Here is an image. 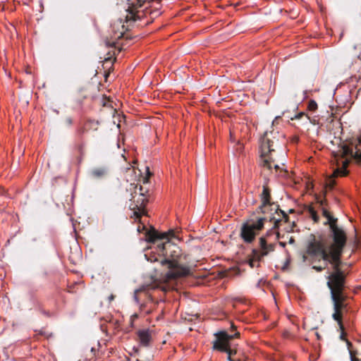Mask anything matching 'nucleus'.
Wrapping results in <instances>:
<instances>
[{
	"mask_svg": "<svg viewBox=\"0 0 361 361\" xmlns=\"http://www.w3.org/2000/svg\"><path fill=\"white\" fill-rule=\"evenodd\" d=\"M344 242L333 243L326 249V240L321 236L310 235L305 245V254L302 256L305 262L308 257L314 259H323L331 264L335 269L334 273L329 276L327 284L331 290V293H340L343 290L344 277L338 270L341 264V256L345 245Z\"/></svg>",
	"mask_w": 361,
	"mask_h": 361,
	"instance_id": "f257e3e1",
	"label": "nucleus"
},
{
	"mask_svg": "<svg viewBox=\"0 0 361 361\" xmlns=\"http://www.w3.org/2000/svg\"><path fill=\"white\" fill-rule=\"evenodd\" d=\"M159 252L166 258L161 262L162 266L168 269L166 273L167 279H175L185 277L192 274L195 265H183L181 250L178 246L169 240L158 245Z\"/></svg>",
	"mask_w": 361,
	"mask_h": 361,
	"instance_id": "f03ea898",
	"label": "nucleus"
},
{
	"mask_svg": "<svg viewBox=\"0 0 361 361\" xmlns=\"http://www.w3.org/2000/svg\"><path fill=\"white\" fill-rule=\"evenodd\" d=\"M276 137L272 132H266L260 141L259 164L267 169L274 167L276 170L284 171L285 153L279 156L273 148Z\"/></svg>",
	"mask_w": 361,
	"mask_h": 361,
	"instance_id": "7ed1b4c3",
	"label": "nucleus"
},
{
	"mask_svg": "<svg viewBox=\"0 0 361 361\" xmlns=\"http://www.w3.org/2000/svg\"><path fill=\"white\" fill-rule=\"evenodd\" d=\"M334 156L337 157H346V159L343 161L342 167L336 169L333 174L328 178L326 181V187L332 188L334 185L333 178L338 176H343L347 174L346 167L349 163L348 157L353 158L356 161H361V137L358 140V143L355 146H348L345 144L339 147L336 151H333Z\"/></svg>",
	"mask_w": 361,
	"mask_h": 361,
	"instance_id": "20e7f679",
	"label": "nucleus"
},
{
	"mask_svg": "<svg viewBox=\"0 0 361 361\" xmlns=\"http://www.w3.org/2000/svg\"><path fill=\"white\" fill-rule=\"evenodd\" d=\"M216 340L213 342L214 349L228 354V360L229 361H235L232 359V356L236 354V350L232 349L230 346V341L234 338H238L240 333L236 331L233 335H229L226 331H220L215 334Z\"/></svg>",
	"mask_w": 361,
	"mask_h": 361,
	"instance_id": "39448f33",
	"label": "nucleus"
},
{
	"mask_svg": "<svg viewBox=\"0 0 361 361\" xmlns=\"http://www.w3.org/2000/svg\"><path fill=\"white\" fill-rule=\"evenodd\" d=\"M333 305L332 319L335 322L343 320L344 315L346 314L350 309L348 298L345 295H331Z\"/></svg>",
	"mask_w": 361,
	"mask_h": 361,
	"instance_id": "423d86ee",
	"label": "nucleus"
},
{
	"mask_svg": "<svg viewBox=\"0 0 361 361\" xmlns=\"http://www.w3.org/2000/svg\"><path fill=\"white\" fill-rule=\"evenodd\" d=\"M265 218H258L257 220L249 219L245 222L240 231V236L246 243H251L255 239L256 235L264 226Z\"/></svg>",
	"mask_w": 361,
	"mask_h": 361,
	"instance_id": "0eeeda50",
	"label": "nucleus"
},
{
	"mask_svg": "<svg viewBox=\"0 0 361 361\" xmlns=\"http://www.w3.org/2000/svg\"><path fill=\"white\" fill-rule=\"evenodd\" d=\"M317 202L319 203L321 207H323L324 204V200H317ZM322 214L323 216L326 219V221L324 224H329L331 232L333 233V240H335L336 243L338 244L339 243L344 242V240H346V235L345 231L337 226L336 221L337 219L334 218L327 209L322 207Z\"/></svg>",
	"mask_w": 361,
	"mask_h": 361,
	"instance_id": "6e6552de",
	"label": "nucleus"
},
{
	"mask_svg": "<svg viewBox=\"0 0 361 361\" xmlns=\"http://www.w3.org/2000/svg\"><path fill=\"white\" fill-rule=\"evenodd\" d=\"M317 202L319 203L321 207H323L324 204V200H317ZM322 214L323 216L326 219V221L324 224H329L331 232L333 233V240H335L336 243L338 244L339 243L344 242V240H346V235L345 231L337 226L336 221L337 219L334 218L327 209L322 207Z\"/></svg>",
	"mask_w": 361,
	"mask_h": 361,
	"instance_id": "1a4fd4ad",
	"label": "nucleus"
},
{
	"mask_svg": "<svg viewBox=\"0 0 361 361\" xmlns=\"http://www.w3.org/2000/svg\"><path fill=\"white\" fill-rule=\"evenodd\" d=\"M278 238V233L276 231H270L267 236L259 238L260 250L258 251L259 256L263 257L267 255L274 250V240Z\"/></svg>",
	"mask_w": 361,
	"mask_h": 361,
	"instance_id": "9d476101",
	"label": "nucleus"
},
{
	"mask_svg": "<svg viewBox=\"0 0 361 361\" xmlns=\"http://www.w3.org/2000/svg\"><path fill=\"white\" fill-rule=\"evenodd\" d=\"M132 198L136 202L135 207L134 208V215L137 218L140 217L145 214V206L147 201L142 187H140L139 191L135 190Z\"/></svg>",
	"mask_w": 361,
	"mask_h": 361,
	"instance_id": "9b49d317",
	"label": "nucleus"
},
{
	"mask_svg": "<svg viewBox=\"0 0 361 361\" xmlns=\"http://www.w3.org/2000/svg\"><path fill=\"white\" fill-rule=\"evenodd\" d=\"M144 173V175H141L140 169H135V168L128 169L126 171L127 181H135L140 180L143 183H148V179L151 176L149 168L148 166L145 167Z\"/></svg>",
	"mask_w": 361,
	"mask_h": 361,
	"instance_id": "f8f14e48",
	"label": "nucleus"
},
{
	"mask_svg": "<svg viewBox=\"0 0 361 361\" xmlns=\"http://www.w3.org/2000/svg\"><path fill=\"white\" fill-rule=\"evenodd\" d=\"M174 235V233L172 230L167 232L159 233L155 230H152L147 232V241L154 242L157 239H167Z\"/></svg>",
	"mask_w": 361,
	"mask_h": 361,
	"instance_id": "ddd939ff",
	"label": "nucleus"
},
{
	"mask_svg": "<svg viewBox=\"0 0 361 361\" xmlns=\"http://www.w3.org/2000/svg\"><path fill=\"white\" fill-rule=\"evenodd\" d=\"M146 298V300L140 305V309L147 313H150L154 308L156 303L154 302L152 295H143Z\"/></svg>",
	"mask_w": 361,
	"mask_h": 361,
	"instance_id": "4468645a",
	"label": "nucleus"
},
{
	"mask_svg": "<svg viewBox=\"0 0 361 361\" xmlns=\"http://www.w3.org/2000/svg\"><path fill=\"white\" fill-rule=\"evenodd\" d=\"M137 335L142 346L147 347L149 345L152 337L149 330H140L137 332Z\"/></svg>",
	"mask_w": 361,
	"mask_h": 361,
	"instance_id": "2eb2a0df",
	"label": "nucleus"
},
{
	"mask_svg": "<svg viewBox=\"0 0 361 361\" xmlns=\"http://www.w3.org/2000/svg\"><path fill=\"white\" fill-rule=\"evenodd\" d=\"M108 173V169L105 166L97 167L93 169L90 174L94 178H101L104 177Z\"/></svg>",
	"mask_w": 361,
	"mask_h": 361,
	"instance_id": "dca6fc26",
	"label": "nucleus"
},
{
	"mask_svg": "<svg viewBox=\"0 0 361 361\" xmlns=\"http://www.w3.org/2000/svg\"><path fill=\"white\" fill-rule=\"evenodd\" d=\"M259 252L257 250H252V257L248 260V264L250 267L253 268L258 266L257 260L260 258Z\"/></svg>",
	"mask_w": 361,
	"mask_h": 361,
	"instance_id": "f3484780",
	"label": "nucleus"
},
{
	"mask_svg": "<svg viewBox=\"0 0 361 361\" xmlns=\"http://www.w3.org/2000/svg\"><path fill=\"white\" fill-rule=\"evenodd\" d=\"M336 322L337 323V325H338L337 331L340 332L339 338L341 341L345 340L347 334L345 332V327L343 324V320H341V322Z\"/></svg>",
	"mask_w": 361,
	"mask_h": 361,
	"instance_id": "a211bd4d",
	"label": "nucleus"
},
{
	"mask_svg": "<svg viewBox=\"0 0 361 361\" xmlns=\"http://www.w3.org/2000/svg\"><path fill=\"white\" fill-rule=\"evenodd\" d=\"M262 204L264 207H266L267 205L269 204V194L268 190L266 188H264L262 194Z\"/></svg>",
	"mask_w": 361,
	"mask_h": 361,
	"instance_id": "6ab92c4d",
	"label": "nucleus"
},
{
	"mask_svg": "<svg viewBox=\"0 0 361 361\" xmlns=\"http://www.w3.org/2000/svg\"><path fill=\"white\" fill-rule=\"evenodd\" d=\"M308 212L310 214L311 217L314 220V221L317 222L319 220V217L317 214L316 211L312 207H309L308 208Z\"/></svg>",
	"mask_w": 361,
	"mask_h": 361,
	"instance_id": "aec40b11",
	"label": "nucleus"
},
{
	"mask_svg": "<svg viewBox=\"0 0 361 361\" xmlns=\"http://www.w3.org/2000/svg\"><path fill=\"white\" fill-rule=\"evenodd\" d=\"M308 108L311 111H314L317 108V104L315 101L312 100L309 102Z\"/></svg>",
	"mask_w": 361,
	"mask_h": 361,
	"instance_id": "412c9836",
	"label": "nucleus"
},
{
	"mask_svg": "<svg viewBox=\"0 0 361 361\" xmlns=\"http://www.w3.org/2000/svg\"><path fill=\"white\" fill-rule=\"evenodd\" d=\"M271 221L274 222L275 226H279V224H281L282 222V219L280 218H276V216H273L271 219Z\"/></svg>",
	"mask_w": 361,
	"mask_h": 361,
	"instance_id": "4be33fe9",
	"label": "nucleus"
},
{
	"mask_svg": "<svg viewBox=\"0 0 361 361\" xmlns=\"http://www.w3.org/2000/svg\"><path fill=\"white\" fill-rule=\"evenodd\" d=\"M356 354H357V353L355 351H350V356L351 361H360V359H358L355 357Z\"/></svg>",
	"mask_w": 361,
	"mask_h": 361,
	"instance_id": "5701e85b",
	"label": "nucleus"
},
{
	"mask_svg": "<svg viewBox=\"0 0 361 361\" xmlns=\"http://www.w3.org/2000/svg\"><path fill=\"white\" fill-rule=\"evenodd\" d=\"M343 341H345V343L347 344V346H348V348L349 350V352L350 353V351H353L351 350V347L353 345L352 343L350 341H349L347 338L345 340H344Z\"/></svg>",
	"mask_w": 361,
	"mask_h": 361,
	"instance_id": "b1692460",
	"label": "nucleus"
},
{
	"mask_svg": "<svg viewBox=\"0 0 361 361\" xmlns=\"http://www.w3.org/2000/svg\"><path fill=\"white\" fill-rule=\"evenodd\" d=\"M276 214L279 216H282V218H285V214H284L283 212H282L281 210H280V214H279V213L278 212V209H276Z\"/></svg>",
	"mask_w": 361,
	"mask_h": 361,
	"instance_id": "393cba45",
	"label": "nucleus"
},
{
	"mask_svg": "<svg viewBox=\"0 0 361 361\" xmlns=\"http://www.w3.org/2000/svg\"><path fill=\"white\" fill-rule=\"evenodd\" d=\"M140 295H137V294H135V295H134V299H135V302H136L137 304H139V302H140V298H139V296H140Z\"/></svg>",
	"mask_w": 361,
	"mask_h": 361,
	"instance_id": "a878e982",
	"label": "nucleus"
},
{
	"mask_svg": "<svg viewBox=\"0 0 361 361\" xmlns=\"http://www.w3.org/2000/svg\"><path fill=\"white\" fill-rule=\"evenodd\" d=\"M314 269L317 270V271H321L323 268L322 267H317V266H314L312 267Z\"/></svg>",
	"mask_w": 361,
	"mask_h": 361,
	"instance_id": "bb28decb",
	"label": "nucleus"
},
{
	"mask_svg": "<svg viewBox=\"0 0 361 361\" xmlns=\"http://www.w3.org/2000/svg\"><path fill=\"white\" fill-rule=\"evenodd\" d=\"M137 314H134L133 315L131 316L130 317V319H131V322H133L134 319H137Z\"/></svg>",
	"mask_w": 361,
	"mask_h": 361,
	"instance_id": "cd10ccee",
	"label": "nucleus"
},
{
	"mask_svg": "<svg viewBox=\"0 0 361 361\" xmlns=\"http://www.w3.org/2000/svg\"><path fill=\"white\" fill-rule=\"evenodd\" d=\"M231 329L232 331H234V330L236 329L235 325L233 323H232V322L231 323Z\"/></svg>",
	"mask_w": 361,
	"mask_h": 361,
	"instance_id": "c85d7f7f",
	"label": "nucleus"
},
{
	"mask_svg": "<svg viewBox=\"0 0 361 361\" xmlns=\"http://www.w3.org/2000/svg\"><path fill=\"white\" fill-rule=\"evenodd\" d=\"M232 271H233L235 274H239L238 269H237V268L233 269Z\"/></svg>",
	"mask_w": 361,
	"mask_h": 361,
	"instance_id": "c756f323",
	"label": "nucleus"
},
{
	"mask_svg": "<svg viewBox=\"0 0 361 361\" xmlns=\"http://www.w3.org/2000/svg\"><path fill=\"white\" fill-rule=\"evenodd\" d=\"M114 299V295H110V296L109 297V301H111Z\"/></svg>",
	"mask_w": 361,
	"mask_h": 361,
	"instance_id": "7c9ffc66",
	"label": "nucleus"
},
{
	"mask_svg": "<svg viewBox=\"0 0 361 361\" xmlns=\"http://www.w3.org/2000/svg\"><path fill=\"white\" fill-rule=\"evenodd\" d=\"M273 298H274V300L275 303L277 304V299L276 298V295H273Z\"/></svg>",
	"mask_w": 361,
	"mask_h": 361,
	"instance_id": "2f4dec72",
	"label": "nucleus"
},
{
	"mask_svg": "<svg viewBox=\"0 0 361 361\" xmlns=\"http://www.w3.org/2000/svg\"><path fill=\"white\" fill-rule=\"evenodd\" d=\"M316 335H317V338L320 339L321 337H320L319 334L318 333H316Z\"/></svg>",
	"mask_w": 361,
	"mask_h": 361,
	"instance_id": "473e14b6",
	"label": "nucleus"
},
{
	"mask_svg": "<svg viewBox=\"0 0 361 361\" xmlns=\"http://www.w3.org/2000/svg\"><path fill=\"white\" fill-rule=\"evenodd\" d=\"M280 173H281V174H280L281 176H283V174L282 173V171H280Z\"/></svg>",
	"mask_w": 361,
	"mask_h": 361,
	"instance_id": "72a5a7b5",
	"label": "nucleus"
},
{
	"mask_svg": "<svg viewBox=\"0 0 361 361\" xmlns=\"http://www.w3.org/2000/svg\"><path fill=\"white\" fill-rule=\"evenodd\" d=\"M280 173H281V174H280L281 176H283V174L282 173V171H280Z\"/></svg>",
	"mask_w": 361,
	"mask_h": 361,
	"instance_id": "f704fd0d",
	"label": "nucleus"
},
{
	"mask_svg": "<svg viewBox=\"0 0 361 361\" xmlns=\"http://www.w3.org/2000/svg\"><path fill=\"white\" fill-rule=\"evenodd\" d=\"M358 289H361V286L358 287V288H357V290H358Z\"/></svg>",
	"mask_w": 361,
	"mask_h": 361,
	"instance_id": "c9c22d12",
	"label": "nucleus"
}]
</instances>
